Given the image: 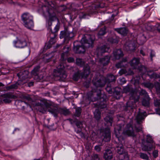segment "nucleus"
Listing matches in <instances>:
<instances>
[{"label": "nucleus", "mask_w": 160, "mask_h": 160, "mask_svg": "<svg viewBox=\"0 0 160 160\" xmlns=\"http://www.w3.org/2000/svg\"><path fill=\"white\" fill-rule=\"evenodd\" d=\"M92 82L96 88L88 93L89 100L93 102L99 100V102L94 104L95 106L100 109L106 108L107 96L104 94H101V89L97 88H102L105 86L106 83L105 77L103 76L94 77Z\"/></svg>", "instance_id": "nucleus-1"}, {"label": "nucleus", "mask_w": 160, "mask_h": 160, "mask_svg": "<svg viewBox=\"0 0 160 160\" xmlns=\"http://www.w3.org/2000/svg\"><path fill=\"white\" fill-rule=\"evenodd\" d=\"M42 9L44 14L47 12L49 15L48 24V30L49 32L48 34V36L56 38L57 36V33L60 28L59 20L51 9H48V8L45 6H42Z\"/></svg>", "instance_id": "nucleus-2"}, {"label": "nucleus", "mask_w": 160, "mask_h": 160, "mask_svg": "<svg viewBox=\"0 0 160 160\" xmlns=\"http://www.w3.org/2000/svg\"><path fill=\"white\" fill-rule=\"evenodd\" d=\"M94 38L93 36L86 34L82 37L81 42L76 41L73 43V50L76 53H84L86 49L92 48L94 46Z\"/></svg>", "instance_id": "nucleus-3"}, {"label": "nucleus", "mask_w": 160, "mask_h": 160, "mask_svg": "<svg viewBox=\"0 0 160 160\" xmlns=\"http://www.w3.org/2000/svg\"><path fill=\"white\" fill-rule=\"evenodd\" d=\"M123 92L126 93H129L130 95V99L134 100V101H129L126 103L125 110L132 111L133 109L135 108V102L138 101L139 98L138 92L130 85L124 87L123 88Z\"/></svg>", "instance_id": "nucleus-4"}, {"label": "nucleus", "mask_w": 160, "mask_h": 160, "mask_svg": "<svg viewBox=\"0 0 160 160\" xmlns=\"http://www.w3.org/2000/svg\"><path fill=\"white\" fill-rule=\"evenodd\" d=\"M22 20L25 27L31 29L34 27L33 17L28 12L23 13L21 16Z\"/></svg>", "instance_id": "nucleus-5"}, {"label": "nucleus", "mask_w": 160, "mask_h": 160, "mask_svg": "<svg viewBox=\"0 0 160 160\" xmlns=\"http://www.w3.org/2000/svg\"><path fill=\"white\" fill-rule=\"evenodd\" d=\"M84 71H78L75 73L73 76V79L77 81L81 78H87L90 73V68L88 65H86L83 67Z\"/></svg>", "instance_id": "nucleus-6"}, {"label": "nucleus", "mask_w": 160, "mask_h": 160, "mask_svg": "<svg viewBox=\"0 0 160 160\" xmlns=\"http://www.w3.org/2000/svg\"><path fill=\"white\" fill-rule=\"evenodd\" d=\"M49 110L50 112L53 114L55 117H57L59 113L64 116H67L69 115L70 112L69 109L66 108H61L55 107L50 108Z\"/></svg>", "instance_id": "nucleus-7"}, {"label": "nucleus", "mask_w": 160, "mask_h": 160, "mask_svg": "<svg viewBox=\"0 0 160 160\" xmlns=\"http://www.w3.org/2000/svg\"><path fill=\"white\" fill-rule=\"evenodd\" d=\"M146 112H139L136 117L137 123L135 125V130L136 132H140L142 131V127L141 124L142 120L143 119V117L146 116Z\"/></svg>", "instance_id": "nucleus-8"}, {"label": "nucleus", "mask_w": 160, "mask_h": 160, "mask_svg": "<svg viewBox=\"0 0 160 160\" xmlns=\"http://www.w3.org/2000/svg\"><path fill=\"white\" fill-rule=\"evenodd\" d=\"M116 147V150L120 155L119 160H129L128 153L124 150L122 144H118Z\"/></svg>", "instance_id": "nucleus-9"}, {"label": "nucleus", "mask_w": 160, "mask_h": 160, "mask_svg": "<svg viewBox=\"0 0 160 160\" xmlns=\"http://www.w3.org/2000/svg\"><path fill=\"white\" fill-rule=\"evenodd\" d=\"M60 67L61 68H59L58 66L57 69L54 70L53 75L55 77L58 78L59 80L63 81L66 78L67 75L62 69L63 66L61 65Z\"/></svg>", "instance_id": "nucleus-10"}, {"label": "nucleus", "mask_w": 160, "mask_h": 160, "mask_svg": "<svg viewBox=\"0 0 160 160\" xmlns=\"http://www.w3.org/2000/svg\"><path fill=\"white\" fill-rule=\"evenodd\" d=\"M124 135L133 138L136 137L137 134L134 132L133 128L131 124H128L126 128L123 132Z\"/></svg>", "instance_id": "nucleus-11"}, {"label": "nucleus", "mask_w": 160, "mask_h": 160, "mask_svg": "<svg viewBox=\"0 0 160 160\" xmlns=\"http://www.w3.org/2000/svg\"><path fill=\"white\" fill-rule=\"evenodd\" d=\"M140 62L139 59L138 58H134L130 61V64L131 66L135 69L139 70V71L142 72L143 69H145L143 66H138Z\"/></svg>", "instance_id": "nucleus-12"}, {"label": "nucleus", "mask_w": 160, "mask_h": 160, "mask_svg": "<svg viewBox=\"0 0 160 160\" xmlns=\"http://www.w3.org/2000/svg\"><path fill=\"white\" fill-rule=\"evenodd\" d=\"M37 106H39L38 109L40 112L44 113L47 110L50 112L49 110L51 108L55 107H51V105L48 103H45L44 104L39 103H36Z\"/></svg>", "instance_id": "nucleus-13"}, {"label": "nucleus", "mask_w": 160, "mask_h": 160, "mask_svg": "<svg viewBox=\"0 0 160 160\" xmlns=\"http://www.w3.org/2000/svg\"><path fill=\"white\" fill-rule=\"evenodd\" d=\"M101 138L103 140L106 142H109L111 139V134L108 128H105L104 132L101 133Z\"/></svg>", "instance_id": "nucleus-14"}, {"label": "nucleus", "mask_w": 160, "mask_h": 160, "mask_svg": "<svg viewBox=\"0 0 160 160\" xmlns=\"http://www.w3.org/2000/svg\"><path fill=\"white\" fill-rule=\"evenodd\" d=\"M110 56L106 55L104 57L101 58L99 59L100 65L101 67L107 65L110 62Z\"/></svg>", "instance_id": "nucleus-15"}, {"label": "nucleus", "mask_w": 160, "mask_h": 160, "mask_svg": "<svg viewBox=\"0 0 160 160\" xmlns=\"http://www.w3.org/2000/svg\"><path fill=\"white\" fill-rule=\"evenodd\" d=\"M109 48L107 45H103L98 47L96 49L98 55L109 52Z\"/></svg>", "instance_id": "nucleus-16"}, {"label": "nucleus", "mask_w": 160, "mask_h": 160, "mask_svg": "<svg viewBox=\"0 0 160 160\" xmlns=\"http://www.w3.org/2000/svg\"><path fill=\"white\" fill-rule=\"evenodd\" d=\"M14 96L10 93L4 94L2 96V100L5 103H9L11 102V99L14 98Z\"/></svg>", "instance_id": "nucleus-17"}, {"label": "nucleus", "mask_w": 160, "mask_h": 160, "mask_svg": "<svg viewBox=\"0 0 160 160\" xmlns=\"http://www.w3.org/2000/svg\"><path fill=\"white\" fill-rule=\"evenodd\" d=\"M70 50L69 47L65 46L63 48V52L61 55V60L62 61H65L67 58L68 52Z\"/></svg>", "instance_id": "nucleus-18"}, {"label": "nucleus", "mask_w": 160, "mask_h": 160, "mask_svg": "<svg viewBox=\"0 0 160 160\" xmlns=\"http://www.w3.org/2000/svg\"><path fill=\"white\" fill-rule=\"evenodd\" d=\"M103 158L105 160H110L112 158V153L111 149H108L105 150Z\"/></svg>", "instance_id": "nucleus-19"}, {"label": "nucleus", "mask_w": 160, "mask_h": 160, "mask_svg": "<svg viewBox=\"0 0 160 160\" xmlns=\"http://www.w3.org/2000/svg\"><path fill=\"white\" fill-rule=\"evenodd\" d=\"M50 38V39L49 41L45 43L44 47V49L45 50L50 48L52 47V45L56 42V39L55 38Z\"/></svg>", "instance_id": "nucleus-20"}, {"label": "nucleus", "mask_w": 160, "mask_h": 160, "mask_svg": "<svg viewBox=\"0 0 160 160\" xmlns=\"http://www.w3.org/2000/svg\"><path fill=\"white\" fill-rule=\"evenodd\" d=\"M114 57L116 59H118L122 57L123 54L120 49H115L113 52Z\"/></svg>", "instance_id": "nucleus-21"}, {"label": "nucleus", "mask_w": 160, "mask_h": 160, "mask_svg": "<svg viewBox=\"0 0 160 160\" xmlns=\"http://www.w3.org/2000/svg\"><path fill=\"white\" fill-rule=\"evenodd\" d=\"M106 83H111L112 82V83L113 82H114L116 81V77L112 74H110L108 75L106 77H105Z\"/></svg>", "instance_id": "nucleus-22"}, {"label": "nucleus", "mask_w": 160, "mask_h": 160, "mask_svg": "<svg viewBox=\"0 0 160 160\" xmlns=\"http://www.w3.org/2000/svg\"><path fill=\"white\" fill-rule=\"evenodd\" d=\"M61 33L62 35H61L60 34V38H65L71 37L70 36V35L71 34H73L72 33V31H69L68 28L64 32H62Z\"/></svg>", "instance_id": "nucleus-23"}, {"label": "nucleus", "mask_w": 160, "mask_h": 160, "mask_svg": "<svg viewBox=\"0 0 160 160\" xmlns=\"http://www.w3.org/2000/svg\"><path fill=\"white\" fill-rule=\"evenodd\" d=\"M29 72L27 70H24L21 71L19 73L17 74V76L19 78L25 79L28 78Z\"/></svg>", "instance_id": "nucleus-24"}, {"label": "nucleus", "mask_w": 160, "mask_h": 160, "mask_svg": "<svg viewBox=\"0 0 160 160\" xmlns=\"http://www.w3.org/2000/svg\"><path fill=\"white\" fill-rule=\"evenodd\" d=\"M115 30L118 33L123 36H126L128 32V30L126 28H115Z\"/></svg>", "instance_id": "nucleus-25"}, {"label": "nucleus", "mask_w": 160, "mask_h": 160, "mask_svg": "<svg viewBox=\"0 0 160 160\" xmlns=\"http://www.w3.org/2000/svg\"><path fill=\"white\" fill-rule=\"evenodd\" d=\"M15 46L18 48H23L27 45L26 42L24 41L19 40L14 42Z\"/></svg>", "instance_id": "nucleus-26"}, {"label": "nucleus", "mask_w": 160, "mask_h": 160, "mask_svg": "<svg viewBox=\"0 0 160 160\" xmlns=\"http://www.w3.org/2000/svg\"><path fill=\"white\" fill-rule=\"evenodd\" d=\"M108 40V42L112 43H117L119 41V38L115 35H113L109 37Z\"/></svg>", "instance_id": "nucleus-27"}, {"label": "nucleus", "mask_w": 160, "mask_h": 160, "mask_svg": "<svg viewBox=\"0 0 160 160\" xmlns=\"http://www.w3.org/2000/svg\"><path fill=\"white\" fill-rule=\"evenodd\" d=\"M127 60L126 59H123L122 61L117 63L116 66L117 68H120L122 67H125L126 65V62Z\"/></svg>", "instance_id": "nucleus-28"}, {"label": "nucleus", "mask_w": 160, "mask_h": 160, "mask_svg": "<svg viewBox=\"0 0 160 160\" xmlns=\"http://www.w3.org/2000/svg\"><path fill=\"white\" fill-rule=\"evenodd\" d=\"M150 100V98L149 96L148 97L143 98L142 101V105L145 107H148L149 106Z\"/></svg>", "instance_id": "nucleus-29"}, {"label": "nucleus", "mask_w": 160, "mask_h": 160, "mask_svg": "<svg viewBox=\"0 0 160 160\" xmlns=\"http://www.w3.org/2000/svg\"><path fill=\"white\" fill-rule=\"evenodd\" d=\"M153 148L152 145L147 144H143L142 147V149L143 151H150Z\"/></svg>", "instance_id": "nucleus-30"}, {"label": "nucleus", "mask_w": 160, "mask_h": 160, "mask_svg": "<svg viewBox=\"0 0 160 160\" xmlns=\"http://www.w3.org/2000/svg\"><path fill=\"white\" fill-rule=\"evenodd\" d=\"M114 132L116 136L119 140V138H121L122 132L121 128H119L118 129H117L116 127L114 128Z\"/></svg>", "instance_id": "nucleus-31"}, {"label": "nucleus", "mask_w": 160, "mask_h": 160, "mask_svg": "<svg viewBox=\"0 0 160 160\" xmlns=\"http://www.w3.org/2000/svg\"><path fill=\"white\" fill-rule=\"evenodd\" d=\"M147 74L151 79L156 78L158 77V75L152 71H148Z\"/></svg>", "instance_id": "nucleus-32"}, {"label": "nucleus", "mask_w": 160, "mask_h": 160, "mask_svg": "<svg viewBox=\"0 0 160 160\" xmlns=\"http://www.w3.org/2000/svg\"><path fill=\"white\" fill-rule=\"evenodd\" d=\"M76 63L78 65L81 67L83 66L84 67L87 65V64H86V65H84L85 62L84 60L80 58H78L76 59ZM87 65H88L87 64Z\"/></svg>", "instance_id": "nucleus-33"}, {"label": "nucleus", "mask_w": 160, "mask_h": 160, "mask_svg": "<svg viewBox=\"0 0 160 160\" xmlns=\"http://www.w3.org/2000/svg\"><path fill=\"white\" fill-rule=\"evenodd\" d=\"M114 87L112 85L111 83H108L105 89L108 93L111 94L113 92L112 89Z\"/></svg>", "instance_id": "nucleus-34"}, {"label": "nucleus", "mask_w": 160, "mask_h": 160, "mask_svg": "<svg viewBox=\"0 0 160 160\" xmlns=\"http://www.w3.org/2000/svg\"><path fill=\"white\" fill-rule=\"evenodd\" d=\"M94 114L95 118L97 120H99L101 117V112L98 109H96L94 112Z\"/></svg>", "instance_id": "nucleus-35"}, {"label": "nucleus", "mask_w": 160, "mask_h": 160, "mask_svg": "<svg viewBox=\"0 0 160 160\" xmlns=\"http://www.w3.org/2000/svg\"><path fill=\"white\" fill-rule=\"evenodd\" d=\"M75 112L74 114V116L78 117H79L81 114L82 112V109L80 107H78L75 108Z\"/></svg>", "instance_id": "nucleus-36"}, {"label": "nucleus", "mask_w": 160, "mask_h": 160, "mask_svg": "<svg viewBox=\"0 0 160 160\" xmlns=\"http://www.w3.org/2000/svg\"><path fill=\"white\" fill-rule=\"evenodd\" d=\"M40 67L39 66H37L35 67L32 71V74L34 76H36L38 75V73L40 69Z\"/></svg>", "instance_id": "nucleus-37"}, {"label": "nucleus", "mask_w": 160, "mask_h": 160, "mask_svg": "<svg viewBox=\"0 0 160 160\" xmlns=\"http://www.w3.org/2000/svg\"><path fill=\"white\" fill-rule=\"evenodd\" d=\"M18 83H16L14 84H12L9 86L6 87V88L8 90H9L13 89H16L18 88Z\"/></svg>", "instance_id": "nucleus-38"}, {"label": "nucleus", "mask_w": 160, "mask_h": 160, "mask_svg": "<svg viewBox=\"0 0 160 160\" xmlns=\"http://www.w3.org/2000/svg\"><path fill=\"white\" fill-rule=\"evenodd\" d=\"M104 120L107 122H109L111 126L112 122V118L110 116H107L104 118Z\"/></svg>", "instance_id": "nucleus-39"}, {"label": "nucleus", "mask_w": 160, "mask_h": 160, "mask_svg": "<svg viewBox=\"0 0 160 160\" xmlns=\"http://www.w3.org/2000/svg\"><path fill=\"white\" fill-rule=\"evenodd\" d=\"M106 28L105 26H104L103 28H101L98 32V35L102 36L104 35L106 33Z\"/></svg>", "instance_id": "nucleus-40"}, {"label": "nucleus", "mask_w": 160, "mask_h": 160, "mask_svg": "<svg viewBox=\"0 0 160 160\" xmlns=\"http://www.w3.org/2000/svg\"><path fill=\"white\" fill-rule=\"evenodd\" d=\"M146 141L148 143L150 144H153L154 143V141L152 137L149 135H147V136Z\"/></svg>", "instance_id": "nucleus-41"}, {"label": "nucleus", "mask_w": 160, "mask_h": 160, "mask_svg": "<svg viewBox=\"0 0 160 160\" xmlns=\"http://www.w3.org/2000/svg\"><path fill=\"white\" fill-rule=\"evenodd\" d=\"M140 95L143 96V98L148 97L149 96L146 91L143 89H142L139 92Z\"/></svg>", "instance_id": "nucleus-42"}, {"label": "nucleus", "mask_w": 160, "mask_h": 160, "mask_svg": "<svg viewBox=\"0 0 160 160\" xmlns=\"http://www.w3.org/2000/svg\"><path fill=\"white\" fill-rule=\"evenodd\" d=\"M140 157L142 159L148 160L149 159V157L146 154L143 153L141 152L140 154Z\"/></svg>", "instance_id": "nucleus-43"}, {"label": "nucleus", "mask_w": 160, "mask_h": 160, "mask_svg": "<svg viewBox=\"0 0 160 160\" xmlns=\"http://www.w3.org/2000/svg\"><path fill=\"white\" fill-rule=\"evenodd\" d=\"M154 106L156 107L160 106V100L157 98H154Z\"/></svg>", "instance_id": "nucleus-44"}, {"label": "nucleus", "mask_w": 160, "mask_h": 160, "mask_svg": "<svg viewBox=\"0 0 160 160\" xmlns=\"http://www.w3.org/2000/svg\"><path fill=\"white\" fill-rule=\"evenodd\" d=\"M88 15L87 13H85L83 12H81L79 13V17L81 19L86 18L87 16Z\"/></svg>", "instance_id": "nucleus-45"}, {"label": "nucleus", "mask_w": 160, "mask_h": 160, "mask_svg": "<svg viewBox=\"0 0 160 160\" xmlns=\"http://www.w3.org/2000/svg\"><path fill=\"white\" fill-rule=\"evenodd\" d=\"M126 82V80L124 78H119L118 81V83L120 84H123Z\"/></svg>", "instance_id": "nucleus-46"}, {"label": "nucleus", "mask_w": 160, "mask_h": 160, "mask_svg": "<svg viewBox=\"0 0 160 160\" xmlns=\"http://www.w3.org/2000/svg\"><path fill=\"white\" fill-rule=\"evenodd\" d=\"M117 89H118V88H116L113 91V92L114 93V94L117 95H120L121 94V91L120 90H117Z\"/></svg>", "instance_id": "nucleus-47"}, {"label": "nucleus", "mask_w": 160, "mask_h": 160, "mask_svg": "<svg viewBox=\"0 0 160 160\" xmlns=\"http://www.w3.org/2000/svg\"><path fill=\"white\" fill-rule=\"evenodd\" d=\"M93 158L94 160H102V159L99 157L98 155L97 154H94Z\"/></svg>", "instance_id": "nucleus-48"}, {"label": "nucleus", "mask_w": 160, "mask_h": 160, "mask_svg": "<svg viewBox=\"0 0 160 160\" xmlns=\"http://www.w3.org/2000/svg\"><path fill=\"white\" fill-rule=\"evenodd\" d=\"M146 28L148 30L150 31H152L154 29L153 27L151 25H148Z\"/></svg>", "instance_id": "nucleus-49"}, {"label": "nucleus", "mask_w": 160, "mask_h": 160, "mask_svg": "<svg viewBox=\"0 0 160 160\" xmlns=\"http://www.w3.org/2000/svg\"><path fill=\"white\" fill-rule=\"evenodd\" d=\"M76 125L78 128H81V126L82 125V123L80 121H78L76 123Z\"/></svg>", "instance_id": "nucleus-50"}, {"label": "nucleus", "mask_w": 160, "mask_h": 160, "mask_svg": "<svg viewBox=\"0 0 160 160\" xmlns=\"http://www.w3.org/2000/svg\"><path fill=\"white\" fill-rule=\"evenodd\" d=\"M132 45V44H130L129 46L125 45V46L127 50L131 51L132 49V48H130Z\"/></svg>", "instance_id": "nucleus-51"}, {"label": "nucleus", "mask_w": 160, "mask_h": 160, "mask_svg": "<svg viewBox=\"0 0 160 160\" xmlns=\"http://www.w3.org/2000/svg\"><path fill=\"white\" fill-rule=\"evenodd\" d=\"M153 155L154 158H156L158 156V152L157 150H154L153 152Z\"/></svg>", "instance_id": "nucleus-52"}, {"label": "nucleus", "mask_w": 160, "mask_h": 160, "mask_svg": "<svg viewBox=\"0 0 160 160\" xmlns=\"http://www.w3.org/2000/svg\"><path fill=\"white\" fill-rule=\"evenodd\" d=\"M94 148L97 152H99L101 150L100 146L99 145L96 146L94 147Z\"/></svg>", "instance_id": "nucleus-53"}, {"label": "nucleus", "mask_w": 160, "mask_h": 160, "mask_svg": "<svg viewBox=\"0 0 160 160\" xmlns=\"http://www.w3.org/2000/svg\"><path fill=\"white\" fill-rule=\"evenodd\" d=\"M67 61L69 62H72L74 61V59L72 57H69L68 58Z\"/></svg>", "instance_id": "nucleus-54"}, {"label": "nucleus", "mask_w": 160, "mask_h": 160, "mask_svg": "<svg viewBox=\"0 0 160 160\" xmlns=\"http://www.w3.org/2000/svg\"><path fill=\"white\" fill-rule=\"evenodd\" d=\"M24 98L26 99L29 101H32V98L30 97L29 95H25L24 96Z\"/></svg>", "instance_id": "nucleus-55"}, {"label": "nucleus", "mask_w": 160, "mask_h": 160, "mask_svg": "<svg viewBox=\"0 0 160 160\" xmlns=\"http://www.w3.org/2000/svg\"><path fill=\"white\" fill-rule=\"evenodd\" d=\"M126 71L124 69H121L120 71H119V73L120 74H126Z\"/></svg>", "instance_id": "nucleus-56"}, {"label": "nucleus", "mask_w": 160, "mask_h": 160, "mask_svg": "<svg viewBox=\"0 0 160 160\" xmlns=\"http://www.w3.org/2000/svg\"><path fill=\"white\" fill-rule=\"evenodd\" d=\"M156 27L157 28V30L160 32V24H158L156 25Z\"/></svg>", "instance_id": "nucleus-57"}, {"label": "nucleus", "mask_w": 160, "mask_h": 160, "mask_svg": "<svg viewBox=\"0 0 160 160\" xmlns=\"http://www.w3.org/2000/svg\"><path fill=\"white\" fill-rule=\"evenodd\" d=\"M155 109L157 113L160 115V108H157Z\"/></svg>", "instance_id": "nucleus-58"}, {"label": "nucleus", "mask_w": 160, "mask_h": 160, "mask_svg": "<svg viewBox=\"0 0 160 160\" xmlns=\"http://www.w3.org/2000/svg\"><path fill=\"white\" fill-rule=\"evenodd\" d=\"M28 86L29 87L32 86H33V82H29L28 83Z\"/></svg>", "instance_id": "nucleus-59"}, {"label": "nucleus", "mask_w": 160, "mask_h": 160, "mask_svg": "<svg viewBox=\"0 0 160 160\" xmlns=\"http://www.w3.org/2000/svg\"><path fill=\"white\" fill-rule=\"evenodd\" d=\"M67 120L69 121L70 122V123L71 124H72V123H73L74 122V121L72 120V119H70V118L68 119H67Z\"/></svg>", "instance_id": "nucleus-60"}, {"label": "nucleus", "mask_w": 160, "mask_h": 160, "mask_svg": "<svg viewBox=\"0 0 160 160\" xmlns=\"http://www.w3.org/2000/svg\"><path fill=\"white\" fill-rule=\"evenodd\" d=\"M150 56V57H151V59L152 60V58H153V57H154L155 56L154 54H152V51H151V52Z\"/></svg>", "instance_id": "nucleus-61"}, {"label": "nucleus", "mask_w": 160, "mask_h": 160, "mask_svg": "<svg viewBox=\"0 0 160 160\" xmlns=\"http://www.w3.org/2000/svg\"><path fill=\"white\" fill-rule=\"evenodd\" d=\"M80 134L82 137H84V134L81 132H79Z\"/></svg>", "instance_id": "nucleus-62"}, {"label": "nucleus", "mask_w": 160, "mask_h": 160, "mask_svg": "<svg viewBox=\"0 0 160 160\" xmlns=\"http://www.w3.org/2000/svg\"><path fill=\"white\" fill-rule=\"evenodd\" d=\"M4 85L2 82H0V87L4 86Z\"/></svg>", "instance_id": "nucleus-63"}, {"label": "nucleus", "mask_w": 160, "mask_h": 160, "mask_svg": "<svg viewBox=\"0 0 160 160\" xmlns=\"http://www.w3.org/2000/svg\"><path fill=\"white\" fill-rule=\"evenodd\" d=\"M0 154L2 155V156H4V153L1 151L0 150Z\"/></svg>", "instance_id": "nucleus-64"}]
</instances>
